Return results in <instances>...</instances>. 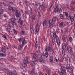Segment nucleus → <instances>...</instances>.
Listing matches in <instances>:
<instances>
[{
    "instance_id": "obj_1",
    "label": "nucleus",
    "mask_w": 75,
    "mask_h": 75,
    "mask_svg": "<svg viewBox=\"0 0 75 75\" xmlns=\"http://www.w3.org/2000/svg\"><path fill=\"white\" fill-rule=\"evenodd\" d=\"M53 34V37H52V41L53 42V45H54L55 44V38L57 40V43L58 45H60V44H61V41L59 39V38L58 37L56 34V33L54 32H52Z\"/></svg>"
},
{
    "instance_id": "obj_2",
    "label": "nucleus",
    "mask_w": 75,
    "mask_h": 75,
    "mask_svg": "<svg viewBox=\"0 0 75 75\" xmlns=\"http://www.w3.org/2000/svg\"><path fill=\"white\" fill-rule=\"evenodd\" d=\"M40 52V50L36 52L34 54V55H33V58L34 59L35 62L39 61V62H41L43 60L41 58H39L38 59V52Z\"/></svg>"
},
{
    "instance_id": "obj_3",
    "label": "nucleus",
    "mask_w": 75,
    "mask_h": 75,
    "mask_svg": "<svg viewBox=\"0 0 75 75\" xmlns=\"http://www.w3.org/2000/svg\"><path fill=\"white\" fill-rule=\"evenodd\" d=\"M57 20H58V18L57 17H54L52 18V20H50L49 21V26L51 28H52V27H53V23L52 22H55V21H56Z\"/></svg>"
},
{
    "instance_id": "obj_4",
    "label": "nucleus",
    "mask_w": 75,
    "mask_h": 75,
    "mask_svg": "<svg viewBox=\"0 0 75 75\" xmlns=\"http://www.w3.org/2000/svg\"><path fill=\"white\" fill-rule=\"evenodd\" d=\"M62 70L60 72L58 71V73L60 75H66L67 73H66V70H65V68L64 67L62 66L61 67Z\"/></svg>"
},
{
    "instance_id": "obj_5",
    "label": "nucleus",
    "mask_w": 75,
    "mask_h": 75,
    "mask_svg": "<svg viewBox=\"0 0 75 75\" xmlns=\"http://www.w3.org/2000/svg\"><path fill=\"white\" fill-rule=\"evenodd\" d=\"M58 5H57L54 11L55 13L57 12L58 14L59 13H62V10L61 8H58Z\"/></svg>"
},
{
    "instance_id": "obj_6",
    "label": "nucleus",
    "mask_w": 75,
    "mask_h": 75,
    "mask_svg": "<svg viewBox=\"0 0 75 75\" xmlns=\"http://www.w3.org/2000/svg\"><path fill=\"white\" fill-rule=\"evenodd\" d=\"M50 49H51V47H49L45 49L46 53H45V57L46 58H47L48 57V51L50 50Z\"/></svg>"
},
{
    "instance_id": "obj_7",
    "label": "nucleus",
    "mask_w": 75,
    "mask_h": 75,
    "mask_svg": "<svg viewBox=\"0 0 75 75\" xmlns=\"http://www.w3.org/2000/svg\"><path fill=\"white\" fill-rule=\"evenodd\" d=\"M14 12L15 13V14L16 17H20L21 16V14L20 12H18V10H15L14 11Z\"/></svg>"
},
{
    "instance_id": "obj_8",
    "label": "nucleus",
    "mask_w": 75,
    "mask_h": 75,
    "mask_svg": "<svg viewBox=\"0 0 75 75\" xmlns=\"http://www.w3.org/2000/svg\"><path fill=\"white\" fill-rule=\"evenodd\" d=\"M28 58L27 57H25L24 59L23 62V65L27 66V64L28 63Z\"/></svg>"
},
{
    "instance_id": "obj_9",
    "label": "nucleus",
    "mask_w": 75,
    "mask_h": 75,
    "mask_svg": "<svg viewBox=\"0 0 75 75\" xmlns=\"http://www.w3.org/2000/svg\"><path fill=\"white\" fill-rule=\"evenodd\" d=\"M39 25H38V23H37L36 25V29H35V33L36 34H37L38 31H39V28H38Z\"/></svg>"
},
{
    "instance_id": "obj_10",
    "label": "nucleus",
    "mask_w": 75,
    "mask_h": 75,
    "mask_svg": "<svg viewBox=\"0 0 75 75\" xmlns=\"http://www.w3.org/2000/svg\"><path fill=\"white\" fill-rule=\"evenodd\" d=\"M11 28V25L10 24H8V26L6 27V31L8 32V33H10V28Z\"/></svg>"
},
{
    "instance_id": "obj_11",
    "label": "nucleus",
    "mask_w": 75,
    "mask_h": 75,
    "mask_svg": "<svg viewBox=\"0 0 75 75\" xmlns=\"http://www.w3.org/2000/svg\"><path fill=\"white\" fill-rule=\"evenodd\" d=\"M1 51L2 52L3 54H4V53L6 52V47L5 46H3L2 49H1Z\"/></svg>"
},
{
    "instance_id": "obj_12",
    "label": "nucleus",
    "mask_w": 75,
    "mask_h": 75,
    "mask_svg": "<svg viewBox=\"0 0 75 75\" xmlns=\"http://www.w3.org/2000/svg\"><path fill=\"white\" fill-rule=\"evenodd\" d=\"M22 46H24V45H25V44H26V41H25V38H24L22 39Z\"/></svg>"
},
{
    "instance_id": "obj_13",
    "label": "nucleus",
    "mask_w": 75,
    "mask_h": 75,
    "mask_svg": "<svg viewBox=\"0 0 75 75\" xmlns=\"http://www.w3.org/2000/svg\"><path fill=\"white\" fill-rule=\"evenodd\" d=\"M62 40L64 42H66V40H67V36L64 35L63 36V37L62 38Z\"/></svg>"
},
{
    "instance_id": "obj_14",
    "label": "nucleus",
    "mask_w": 75,
    "mask_h": 75,
    "mask_svg": "<svg viewBox=\"0 0 75 75\" xmlns=\"http://www.w3.org/2000/svg\"><path fill=\"white\" fill-rule=\"evenodd\" d=\"M54 2L53 1L52 2V5L50 7V8L49 10L51 11V10H52V8L54 7Z\"/></svg>"
},
{
    "instance_id": "obj_15",
    "label": "nucleus",
    "mask_w": 75,
    "mask_h": 75,
    "mask_svg": "<svg viewBox=\"0 0 75 75\" xmlns=\"http://www.w3.org/2000/svg\"><path fill=\"white\" fill-rule=\"evenodd\" d=\"M67 51L69 53L71 52V51H72V47H67Z\"/></svg>"
},
{
    "instance_id": "obj_16",
    "label": "nucleus",
    "mask_w": 75,
    "mask_h": 75,
    "mask_svg": "<svg viewBox=\"0 0 75 75\" xmlns=\"http://www.w3.org/2000/svg\"><path fill=\"white\" fill-rule=\"evenodd\" d=\"M66 68L67 69H70V71H72L73 70L72 68H71V67L70 66H66Z\"/></svg>"
},
{
    "instance_id": "obj_17",
    "label": "nucleus",
    "mask_w": 75,
    "mask_h": 75,
    "mask_svg": "<svg viewBox=\"0 0 75 75\" xmlns=\"http://www.w3.org/2000/svg\"><path fill=\"white\" fill-rule=\"evenodd\" d=\"M47 24L48 23L47 22V21H44L43 23V25L44 27H47Z\"/></svg>"
},
{
    "instance_id": "obj_18",
    "label": "nucleus",
    "mask_w": 75,
    "mask_h": 75,
    "mask_svg": "<svg viewBox=\"0 0 75 75\" xmlns=\"http://www.w3.org/2000/svg\"><path fill=\"white\" fill-rule=\"evenodd\" d=\"M30 73L32 75H33V74H35V69H32L31 71H30Z\"/></svg>"
},
{
    "instance_id": "obj_19",
    "label": "nucleus",
    "mask_w": 75,
    "mask_h": 75,
    "mask_svg": "<svg viewBox=\"0 0 75 75\" xmlns=\"http://www.w3.org/2000/svg\"><path fill=\"white\" fill-rule=\"evenodd\" d=\"M30 65L33 67V66H34L35 65V63L34 61H32L30 63Z\"/></svg>"
},
{
    "instance_id": "obj_20",
    "label": "nucleus",
    "mask_w": 75,
    "mask_h": 75,
    "mask_svg": "<svg viewBox=\"0 0 75 75\" xmlns=\"http://www.w3.org/2000/svg\"><path fill=\"white\" fill-rule=\"evenodd\" d=\"M30 30L32 34H34L35 33V32H34V30L33 28H30Z\"/></svg>"
},
{
    "instance_id": "obj_21",
    "label": "nucleus",
    "mask_w": 75,
    "mask_h": 75,
    "mask_svg": "<svg viewBox=\"0 0 75 75\" xmlns=\"http://www.w3.org/2000/svg\"><path fill=\"white\" fill-rule=\"evenodd\" d=\"M35 40L36 41V43L35 44V47L36 48H37V47H38V43H37V42H38L37 41V38H35Z\"/></svg>"
},
{
    "instance_id": "obj_22",
    "label": "nucleus",
    "mask_w": 75,
    "mask_h": 75,
    "mask_svg": "<svg viewBox=\"0 0 75 75\" xmlns=\"http://www.w3.org/2000/svg\"><path fill=\"white\" fill-rule=\"evenodd\" d=\"M71 10L73 11H75V8L74 7L71 6Z\"/></svg>"
},
{
    "instance_id": "obj_23",
    "label": "nucleus",
    "mask_w": 75,
    "mask_h": 75,
    "mask_svg": "<svg viewBox=\"0 0 75 75\" xmlns=\"http://www.w3.org/2000/svg\"><path fill=\"white\" fill-rule=\"evenodd\" d=\"M18 49H19V50H20V51H22V50H23V45H19L18 46Z\"/></svg>"
},
{
    "instance_id": "obj_24",
    "label": "nucleus",
    "mask_w": 75,
    "mask_h": 75,
    "mask_svg": "<svg viewBox=\"0 0 75 75\" xmlns=\"http://www.w3.org/2000/svg\"><path fill=\"white\" fill-rule=\"evenodd\" d=\"M65 50H63L62 52V57H64V56H65Z\"/></svg>"
},
{
    "instance_id": "obj_25",
    "label": "nucleus",
    "mask_w": 75,
    "mask_h": 75,
    "mask_svg": "<svg viewBox=\"0 0 75 75\" xmlns=\"http://www.w3.org/2000/svg\"><path fill=\"white\" fill-rule=\"evenodd\" d=\"M23 65L24 66L23 67V69L24 71H27V69H26V67H27V65L26 66L25 65L24 66V65Z\"/></svg>"
},
{
    "instance_id": "obj_26",
    "label": "nucleus",
    "mask_w": 75,
    "mask_h": 75,
    "mask_svg": "<svg viewBox=\"0 0 75 75\" xmlns=\"http://www.w3.org/2000/svg\"><path fill=\"white\" fill-rule=\"evenodd\" d=\"M53 57L52 56L50 57V62H53Z\"/></svg>"
},
{
    "instance_id": "obj_27",
    "label": "nucleus",
    "mask_w": 75,
    "mask_h": 75,
    "mask_svg": "<svg viewBox=\"0 0 75 75\" xmlns=\"http://www.w3.org/2000/svg\"><path fill=\"white\" fill-rule=\"evenodd\" d=\"M66 17L67 20H70V18H71V15H69L67 16Z\"/></svg>"
},
{
    "instance_id": "obj_28",
    "label": "nucleus",
    "mask_w": 75,
    "mask_h": 75,
    "mask_svg": "<svg viewBox=\"0 0 75 75\" xmlns=\"http://www.w3.org/2000/svg\"><path fill=\"white\" fill-rule=\"evenodd\" d=\"M35 20V16L33 15L32 18V22H34Z\"/></svg>"
},
{
    "instance_id": "obj_29",
    "label": "nucleus",
    "mask_w": 75,
    "mask_h": 75,
    "mask_svg": "<svg viewBox=\"0 0 75 75\" xmlns=\"http://www.w3.org/2000/svg\"><path fill=\"white\" fill-rule=\"evenodd\" d=\"M16 20V18L15 17L11 18V21L12 23H13V22H14V21Z\"/></svg>"
},
{
    "instance_id": "obj_30",
    "label": "nucleus",
    "mask_w": 75,
    "mask_h": 75,
    "mask_svg": "<svg viewBox=\"0 0 75 75\" xmlns=\"http://www.w3.org/2000/svg\"><path fill=\"white\" fill-rule=\"evenodd\" d=\"M60 17L62 19H64V16L63 14H60Z\"/></svg>"
},
{
    "instance_id": "obj_31",
    "label": "nucleus",
    "mask_w": 75,
    "mask_h": 75,
    "mask_svg": "<svg viewBox=\"0 0 75 75\" xmlns=\"http://www.w3.org/2000/svg\"><path fill=\"white\" fill-rule=\"evenodd\" d=\"M5 56H6V55L3 54H0V57H5Z\"/></svg>"
},
{
    "instance_id": "obj_32",
    "label": "nucleus",
    "mask_w": 75,
    "mask_h": 75,
    "mask_svg": "<svg viewBox=\"0 0 75 75\" xmlns=\"http://www.w3.org/2000/svg\"><path fill=\"white\" fill-rule=\"evenodd\" d=\"M71 22H73V21L74 20V18L73 17H71V18H70Z\"/></svg>"
},
{
    "instance_id": "obj_33",
    "label": "nucleus",
    "mask_w": 75,
    "mask_h": 75,
    "mask_svg": "<svg viewBox=\"0 0 75 75\" xmlns=\"http://www.w3.org/2000/svg\"><path fill=\"white\" fill-rule=\"evenodd\" d=\"M24 38L23 37H21L20 38L18 39V40L19 42H20L21 41H22V39H24Z\"/></svg>"
},
{
    "instance_id": "obj_34",
    "label": "nucleus",
    "mask_w": 75,
    "mask_h": 75,
    "mask_svg": "<svg viewBox=\"0 0 75 75\" xmlns=\"http://www.w3.org/2000/svg\"><path fill=\"white\" fill-rule=\"evenodd\" d=\"M66 47H67V45H64L62 47V50H64L66 48Z\"/></svg>"
},
{
    "instance_id": "obj_35",
    "label": "nucleus",
    "mask_w": 75,
    "mask_h": 75,
    "mask_svg": "<svg viewBox=\"0 0 75 75\" xmlns=\"http://www.w3.org/2000/svg\"><path fill=\"white\" fill-rule=\"evenodd\" d=\"M69 41L70 42H72V37H70L69 38Z\"/></svg>"
},
{
    "instance_id": "obj_36",
    "label": "nucleus",
    "mask_w": 75,
    "mask_h": 75,
    "mask_svg": "<svg viewBox=\"0 0 75 75\" xmlns=\"http://www.w3.org/2000/svg\"><path fill=\"white\" fill-rule=\"evenodd\" d=\"M19 22L20 23L21 25H22V24L23 23V21H21V19L19 20Z\"/></svg>"
},
{
    "instance_id": "obj_37",
    "label": "nucleus",
    "mask_w": 75,
    "mask_h": 75,
    "mask_svg": "<svg viewBox=\"0 0 75 75\" xmlns=\"http://www.w3.org/2000/svg\"><path fill=\"white\" fill-rule=\"evenodd\" d=\"M51 51L52 52V54H54L55 53V49H52L51 50Z\"/></svg>"
},
{
    "instance_id": "obj_38",
    "label": "nucleus",
    "mask_w": 75,
    "mask_h": 75,
    "mask_svg": "<svg viewBox=\"0 0 75 75\" xmlns=\"http://www.w3.org/2000/svg\"><path fill=\"white\" fill-rule=\"evenodd\" d=\"M25 33V31H22L21 32V34L22 35H24Z\"/></svg>"
},
{
    "instance_id": "obj_39",
    "label": "nucleus",
    "mask_w": 75,
    "mask_h": 75,
    "mask_svg": "<svg viewBox=\"0 0 75 75\" xmlns=\"http://www.w3.org/2000/svg\"><path fill=\"white\" fill-rule=\"evenodd\" d=\"M14 8H15L14 7H12V8H11V10H12V11H13L14 12V11H15V10H17L14 9Z\"/></svg>"
},
{
    "instance_id": "obj_40",
    "label": "nucleus",
    "mask_w": 75,
    "mask_h": 75,
    "mask_svg": "<svg viewBox=\"0 0 75 75\" xmlns=\"http://www.w3.org/2000/svg\"><path fill=\"white\" fill-rule=\"evenodd\" d=\"M41 57L42 58H45V55L44 54H42V55L41 56Z\"/></svg>"
},
{
    "instance_id": "obj_41",
    "label": "nucleus",
    "mask_w": 75,
    "mask_h": 75,
    "mask_svg": "<svg viewBox=\"0 0 75 75\" xmlns=\"http://www.w3.org/2000/svg\"><path fill=\"white\" fill-rule=\"evenodd\" d=\"M13 31L14 33V34H15V35H17V31L16 30L13 29Z\"/></svg>"
},
{
    "instance_id": "obj_42",
    "label": "nucleus",
    "mask_w": 75,
    "mask_h": 75,
    "mask_svg": "<svg viewBox=\"0 0 75 75\" xmlns=\"http://www.w3.org/2000/svg\"><path fill=\"white\" fill-rule=\"evenodd\" d=\"M63 24H64V22H61V23H60V27H62Z\"/></svg>"
},
{
    "instance_id": "obj_43",
    "label": "nucleus",
    "mask_w": 75,
    "mask_h": 75,
    "mask_svg": "<svg viewBox=\"0 0 75 75\" xmlns=\"http://www.w3.org/2000/svg\"><path fill=\"white\" fill-rule=\"evenodd\" d=\"M13 25H17V23H16L14 22H12Z\"/></svg>"
},
{
    "instance_id": "obj_44",
    "label": "nucleus",
    "mask_w": 75,
    "mask_h": 75,
    "mask_svg": "<svg viewBox=\"0 0 75 75\" xmlns=\"http://www.w3.org/2000/svg\"><path fill=\"white\" fill-rule=\"evenodd\" d=\"M14 71H13V73L12 72H11L9 74V75H13L14 74H14Z\"/></svg>"
},
{
    "instance_id": "obj_45",
    "label": "nucleus",
    "mask_w": 75,
    "mask_h": 75,
    "mask_svg": "<svg viewBox=\"0 0 75 75\" xmlns=\"http://www.w3.org/2000/svg\"><path fill=\"white\" fill-rule=\"evenodd\" d=\"M65 15L66 16V17L67 16H69V15H68V13L67 12H65Z\"/></svg>"
},
{
    "instance_id": "obj_46",
    "label": "nucleus",
    "mask_w": 75,
    "mask_h": 75,
    "mask_svg": "<svg viewBox=\"0 0 75 75\" xmlns=\"http://www.w3.org/2000/svg\"><path fill=\"white\" fill-rule=\"evenodd\" d=\"M12 8V7L11 6H9L8 7V9L9 10H11V8Z\"/></svg>"
},
{
    "instance_id": "obj_47",
    "label": "nucleus",
    "mask_w": 75,
    "mask_h": 75,
    "mask_svg": "<svg viewBox=\"0 0 75 75\" xmlns=\"http://www.w3.org/2000/svg\"><path fill=\"white\" fill-rule=\"evenodd\" d=\"M45 63V62H44V61L43 60L42 61L40 62V63L41 64H43Z\"/></svg>"
},
{
    "instance_id": "obj_48",
    "label": "nucleus",
    "mask_w": 75,
    "mask_h": 75,
    "mask_svg": "<svg viewBox=\"0 0 75 75\" xmlns=\"http://www.w3.org/2000/svg\"><path fill=\"white\" fill-rule=\"evenodd\" d=\"M35 5L36 6H38V3L37 2L35 3Z\"/></svg>"
},
{
    "instance_id": "obj_49",
    "label": "nucleus",
    "mask_w": 75,
    "mask_h": 75,
    "mask_svg": "<svg viewBox=\"0 0 75 75\" xmlns=\"http://www.w3.org/2000/svg\"><path fill=\"white\" fill-rule=\"evenodd\" d=\"M38 5H39V6H42V5H41V3H38Z\"/></svg>"
},
{
    "instance_id": "obj_50",
    "label": "nucleus",
    "mask_w": 75,
    "mask_h": 75,
    "mask_svg": "<svg viewBox=\"0 0 75 75\" xmlns=\"http://www.w3.org/2000/svg\"><path fill=\"white\" fill-rule=\"evenodd\" d=\"M25 14L26 15H27V14H28V11H25Z\"/></svg>"
},
{
    "instance_id": "obj_51",
    "label": "nucleus",
    "mask_w": 75,
    "mask_h": 75,
    "mask_svg": "<svg viewBox=\"0 0 75 75\" xmlns=\"http://www.w3.org/2000/svg\"><path fill=\"white\" fill-rule=\"evenodd\" d=\"M13 75H17V73H16V72H15L13 74Z\"/></svg>"
},
{
    "instance_id": "obj_52",
    "label": "nucleus",
    "mask_w": 75,
    "mask_h": 75,
    "mask_svg": "<svg viewBox=\"0 0 75 75\" xmlns=\"http://www.w3.org/2000/svg\"><path fill=\"white\" fill-rule=\"evenodd\" d=\"M3 37H4V38H5V39H7V37H6V35H4L3 36Z\"/></svg>"
},
{
    "instance_id": "obj_53",
    "label": "nucleus",
    "mask_w": 75,
    "mask_h": 75,
    "mask_svg": "<svg viewBox=\"0 0 75 75\" xmlns=\"http://www.w3.org/2000/svg\"><path fill=\"white\" fill-rule=\"evenodd\" d=\"M42 10L43 11H44V10H45V6L43 7V8Z\"/></svg>"
},
{
    "instance_id": "obj_54",
    "label": "nucleus",
    "mask_w": 75,
    "mask_h": 75,
    "mask_svg": "<svg viewBox=\"0 0 75 75\" xmlns=\"http://www.w3.org/2000/svg\"><path fill=\"white\" fill-rule=\"evenodd\" d=\"M55 60L57 62H58V60L57 59H55Z\"/></svg>"
},
{
    "instance_id": "obj_55",
    "label": "nucleus",
    "mask_w": 75,
    "mask_h": 75,
    "mask_svg": "<svg viewBox=\"0 0 75 75\" xmlns=\"http://www.w3.org/2000/svg\"><path fill=\"white\" fill-rule=\"evenodd\" d=\"M9 4H13V3L11 2H9Z\"/></svg>"
},
{
    "instance_id": "obj_56",
    "label": "nucleus",
    "mask_w": 75,
    "mask_h": 75,
    "mask_svg": "<svg viewBox=\"0 0 75 75\" xmlns=\"http://www.w3.org/2000/svg\"><path fill=\"white\" fill-rule=\"evenodd\" d=\"M3 12L1 11L0 12V14H3Z\"/></svg>"
},
{
    "instance_id": "obj_57",
    "label": "nucleus",
    "mask_w": 75,
    "mask_h": 75,
    "mask_svg": "<svg viewBox=\"0 0 75 75\" xmlns=\"http://www.w3.org/2000/svg\"><path fill=\"white\" fill-rule=\"evenodd\" d=\"M1 61H4V59L3 58L1 59Z\"/></svg>"
},
{
    "instance_id": "obj_58",
    "label": "nucleus",
    "mask_w": 75,
    "mask_h": 75,
    "mask_svg": "<svg viewBox=\"0 0 75 75\" xmlns=\"http://www.w3.org/2000/svg\"><path fill=\"white\" fill-rule=\"evenodd\" d=\"M40 75H42V73H40Z\"/></svg>"
},
{
    "instance_id": "obj_59",
    "label": "nucleus",
    "mask_w": 75,
    "mask_h": 75,
    "mask_svg": "<svg viewBox=\"0 0 75 75\" xmlns=\"http://www.w3.org/2000/svg\"><path fill=\"white\" fill-rule=\"evenodd\" d=\"M69 23L67 22V23H66V25H68V24H69Z\"/></svg>"
},
{
    "instance_id": "obj_60",
    "label": "nucleus",
    "mask_w": 75,
    "mask_h": 75,
    "mask_svg": "<svg viewBox=\"0 0 75 75\" xmlns=\"http://www.w3.org/2000/svg\"><path fill=\"white\" fill-rule=\"evenodd\" d=\"M8 47L9 48H10V47H11V45H8Z\"/></svg>"
},
{
    "instance_id": "obj_61",
    "label": "nucleus",
    "mask_w": 75,
    "mask_h": 75,
    "mask_svg": "<svg viewBox=\"0 0 75 75\" xmlns=\"http://www.w3.org/2000/svg\"><path fill=\"white\" fill-rule=\"evenodd\" d=\"M4 17H7V16L6 15H4Z\"/></svg>"
},
{
    "instance_id": "obj_62",
    "label": "nucleus",
    "mask_w": 75,
    "mask_h": 75,
    "mask_svg": "<svg viewBox=\"0 0 75 75\" xmlns=\"http://www.w3.org/2000/svg\"><path fill=\"white\" fill-rule=\"evenodd\" d=\"M61 32L62 33H63V30H61Z\"/></svg>"
},
{
    "instance_id": "obj_63",
    "label": "nucleus",
    "mask_w": 75,
    "mask_h": 75,
    "mask_svg": "<svg viewBox=\"0 0 75 75\" xmlns=\"http://www.w3.org/2000/svg\"><path fill=\"white\" fill-rule=\"evenodd\" d=\"M74 28H75V23L74 24Z\"/></svg>"
},
{
    "instance_id": "obj_64",
    "label": "nucleus",
    "mask_w": 75,
    "mask_h": 75,
    "mask_svg": "<svg viewBox=\"0 0 75 75\" xmlns=\"http://www.w3.org/2000/svg\"><path fill=\"white\" fill-rule=\"evenodd\" d=\"M53 75H57V74H53Z\"/></svg>"
}]
</instances>
